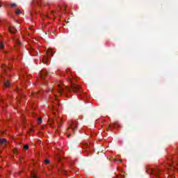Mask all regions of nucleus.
Here are the masks:
<instances>
[{
  "label": "nucleus",
  "mask_w": 178,
  "mask_h": 178,
  "mask_svg": "<svg viewBox=\"0 0 178 178\" xmlns=\"http://www.w3.org/2000/svg\"><path fill=\"white\" fill-rule=\"evenodd\" d=\"M89 145L88 143H85L83 145V148H88Z\"/></svg>",
  "instance_id": "obj_16"
},
{
  "label": "nucleus",
  "mask_w": 178,
  "mask_h": 178,
  "mask_svg": "<svg viewBox=\"0 0 178 178\" xmlns=\"http://www.w3.org/2000/svg\"><path fill=\"white\" fill-rule=\"evenodd\" d=\"M58 104H59V102H58V100H56L54 102V105H52L53 111H56V109H58Z\"/></svg>",
  "instance_id": "obj_8"
},
{
  "label": "nucleus",
  "mask_w": 178,
  "mask_h": 178,
  "mask_svg": "<svg viewBox=\"0 0 178 178\" xmlns=\"http://www.w3.org/2000/svg\"><path fill=\"white\" fill-rule=\"evenodd\" d=\"M118 125H119V124L115 123V124H114L113 127H114V128H116V127H117V126H118Z\"/></svg>",
  "instance_id": "obj_22"
},
{
  "label": "nucleus",
  "mask_w": 178,
  "mask_h": 178,
  "mask_svg": "<svg viewBox=\"0 0 178 178\" xmlns=\"http://www.w3.org/2000/svg\"><path fill=\"white\" fill-rule=\"evenodd\" d=\"M3 43L2 42H0V49H3Z\"/></svg>",
  "instance_id": "obj_17"
},
{
  "label": "nucleus",
  "mask_w": 178,
  "mask_h": 178,
  "mask_svg": "<svg viewBox=\"0 0 178 178\" xmlns=\"http://www.w3.org/2000/svg\"><path fill=\"white\" fill-rule=\"evenodd\" d=\"M7 141L6 139L3 138V139H0V144H6Z\"/></svg>",
  "instance_id": "obj_12"
},
{
  "label": "nucleus",
  "mask_w": 178,
  "mask_h": 178,
  "mask_svg": "<svg viewBox=\"0 0 178 178\" xmlns=\"http://www.w3.org/2000/svg\"><path fill=\"white\" fill-rule=\"evenodd\" d=\"M119 162H122V160H119Z\"/></svg>",
  "instance_id": "obj_28"
},
{
  "label": "nucleus",
  "mask_w": 178,
  "mask_h": 178,
  "mask_svg": "<svg viewBox=\"0 0 178 178\" xmlns=\"http://www.w3.org/2000/svg\"><path fill=\"white\" fill-rule=\"evenodd\" d=\"M29 54L31 56H37L38 55V51H35L33 47L29 49Z\"/></svg>",
  "instance_id": "obj_7"
},
{
  "label": "nucleus",
  "mask_w": 178,
  "mask_h": 178,
  "mask_svg": "<svg viewBox=\"0 0 178 178\" xmlns=\"http://www.w3.org/2000/svg\"><path fill=\"white\" fill-rule=\"evenodd\" d=\"M66 72H67V74H69V72H67V71H66Z\"/></svg>",
  "instance_id": "obj_26"
},
{
  "label": "nucleus",
  "mask_w": 178,
  "mask_h": 178,
  "mask_svg": "<svg viewBox=\"0 0 178 178\" xmlns=\"http://www.w3.org/2000/svg\"><path fill=\"white\" fill-rule=\"evenodd\" d=\"M80 97H81V98H82L81 94H80Z\"/></svg>",
  "instance_id": "obj_25"
},
{
  "label": "nucleus",
  "mask_w": 178,
  "mask_h": 178,
  "mask_svg": "<svg viewBox=\"0 0 178 178\" xmlns=\"http://www.w3.org/2000/svg\"><path fill=\"white\" fill-rule=\"evenodd\" d=\"M165 166L167 169L171 170V172H173V170H178V163H173V161H172V159L170 158H168L165 162Z\"/></svg>",
  "instance_id": "obj_3"
},
{
  "label": "nucleus",
  "mask_w": 178,
  "mask_h": 178,
  "mask_svg": "<svg viewBox=\"0 0 178 178\" xmlns=\"http://www.w3.org/2000/svg\"><path fill=\"white\" fill-rule=\"evenodd\" d=\"M41 123H42V120H41V118H38V124H41Z\"/></svg>",
  "instance_id": "obj_18"
},
{
  "label": "nucleus",
  "mask_w": 178,
  "mask_h": 178,
  "mask_svg": "<svg viewBox=\"0 0 178 178\" xmlns=\"http://www.w3.org/2000/svg\"><path fill=\"white\" fill-rule=\"evenodd\" d=\"M15 14L17 15H22V10H20V9H19V8H16Z\"/></svg>",
  "instance_id": "obj_11"
},
{
  "label": "nucleus",
  "mask_w": 178,
  "mask_h": 178,
  "mask_svg": "<svg viewBox=\"0 0 178 178\" xmlns=\"http://www.w3.org/2000/svg\"><path fill=\"white\" fill-rule=\"evenodd\" d=\"M15 42H16L17 45H18L19 47H20V45H22V43L20 42V40H19V39H15Z\"/></svg>",
  "instance_id": "obj_13"
},
{
  "label": "nucleus",
  "mask_w": 178,
  "mask_h": 178,
  "mask_svg": "<svg viewBox=\"0 0 178 178\" xmlns=\"http://www.w3.org/2000/svg\"><path fill=\"white\" fill-rule=\"evenodd\" d=\"M47 74H48V72L45 70H42L40 72V79H38V81H40V80H41L42 83H44L42 81L45 80V76H47Z\"/></svg>",
  "instance_id": "obj_6"
},
{
  "label": "nucleus",
  "mask_w": 178,
  "mask_h": 178,
  "mask_svg": "<svg viewBox=\"0 0 178 178\" xmlns=\"http://www.w3.org/2000/svg\"><path fill=\"white\" fill-rule=\"evenodd\" d=\"M44 163H46V164L48 165V163H49V160L46 159V160L44 161Z\"/></svg>",
  "instance_id": "obj_20"
},
{
  "label": "nucleus",
  "mask_w": 178,
  "mask_h": 178,
  "mask_svg": "<svg viewBox=\"0 0 178 178\" xmlns=\"http://www.w3.org/2000/svg\"><path fill=\"white\" fill-rule=\"evenodd\" d=\"M8 30H9L10 33H13V34H15V33H16V31H17V30L15 28V26H10L8 28Z\"/></svg>",
  "instance_id": "obj_9"
},
{
  "label": "nucleus",
  "mask_w": 178,
  "mask_h": 178,
  "mask_svg": "<svg viewBox=\"0 0 178 178\" xmlns=\"http://www.w3.org/2000/svg\"><path fill=\"white\" fill-rule=\"evenodd\" d=\"M46 17L48 18V17H49V15H46Z\"/></svg>",
  "instance_id": "obj_24"
},
{
  "label": "nucleus",
  "mask_w": 178,
  "mask_h": 178,
  "mask_svg": "<svg viewBox=\"0 0 178 178\" xmlns=\"http://www.w3.org/2000/svg\"><path fill=\"white\" fill-rule=\"evenodd\" d=\"M31 176L33 178H38V177L37 176V174H35V173H31Z\"/></svg>",
  "instance_id": "obj_15"
},
{
  "label": "nucleus",
  "mask_w": 178,
  "mask_h": 178,
  "mask_svg": "<svg viewBox=\"0 0 178 178\" xmlns=\"http://www.w3.org/2000/svg\"><path fill=\"white\" fill-rule=\"evenodd\" d=\"M57 123H59V121H57Z\"/></svg>",
  "instance_id": "obj_29"
},
{
  "label": "nucleus",
  "mask_w": 178,
  "mask_h": 178,
  "mask_svg": "<svg viewBox=\"0 0 178 178\" xmlns=\"http://www.w3.org/2000/svg\"><path fill=\"white\" fill-rule=\"evenodd\" d=\"M76 127H77V122L72 121L70 127L67 129V136L68 138L70 137V130L71 131H74Z\"/></svg>",
  "instance_id": "obj_4"
},
{
  "label": "nucleus",
  "mask_w": 178,
  "mask_h": 178,
  "mask_svg": "<svg viewBox=\"0 0 178 178\" xmlns=\"http://www.w3.org/2000/svg\"><path fill=\"white\" fill-rule=\"evenodd\" d=\"M24 149H29V145H25L24 146Z\"/></svg>",
  "instance_id": "obj_19"
},
{
  "label": "nucleus",
  "mask_w": 178,
  "mask_h": 178,
  "mask_svg": "<svg viewBox=\"0 0 178 178\" xmlns=\"http://www.w3.org/2000/svg\"><path fill=\"white\" fill-rule=\"evenodd\" d=\"M49 91L54 95L52 99L56 100V92H58V95H60L63 92H72V91L80 94L81 92V87L79 85H72L70 87H67L61 84H57Z\"/></svg>",
  "instance_id": "obj_1"
},
{
  "label": "nucleus",
  "mask_w": 178,
  "mask_h": 178,
  "mask_svg": "<svg viewBox=\"0 0 178 178\" xmlns=\"http://www.w3.org/2000/svg\"><path fill=\"white\" fill-rule=\"evenodd\" d=\"M147 173L149 175H153V176H154V178H163V177L165 176V175L163 174V171H162L161 169L159 168H156V169H150L149 170H147Z\"/></svg>",
  "instance_id": "obj_2"
},
{
  "label": "nucleus",
  "mask_w": 178,
  "mask_h": 178,
  "mask_svg": "<svg viewBox=\"0 0 178 178\" xmlns=\"http://www.w3.org/2000/svg\"><path fill=\"white\" fill-rule=\"evenodd\" d=\"M51 16H54V12L51 13Z\"/></svg>",
  "instance_id": "obj_23"
},
{
  "label": "nucleus",
  "mask_w": 178,
  "mask_h": 178,
  "mask_svg": "<svg viewBox=\"0 0 178 178\" xmlns=\"http://www.w3.org/2000/svg\"><path fill=\"white\" fill-rule=\"evenodd\" d=\"M48 56H54V53L52 52V49H49L47 51V56H43V58L42 59V63H47Z\"/></svg>",
  "instance_id": "obj_5"
},
{
  "label": "nucleus",
  "mask_w": 178,
  "mask_h": 178,
  "mask_svg": "<svg viewBox=\"0 0 178 178\" xmlns=\"http://www.w3.org/2000/svg\"><path fill=\"white\" fill-rule=\"evenodd\" d=\"M24 79H26V77H27V76H24Z\"/></svg>",
  "instance_id": "obj_27"
},
{
  "label": "nucleus",
  "mask_w": 178,
  "mask_h": 178,
  "mask_svg": "<svg viewBox=\"0 0 178 178\" xmlns=\"http://www.w3.org/2000/svg\"><path fill=\"white\" fill-rule=\"evenodd\" d=\"M10 84V83L9 82V81H6L4 83V87H8Z\"/></svg>",
  "instance_id": "obj_14"
},
{
  "label": "nucleus",
  "mask_w": 178,
  "mask_h": 178,
  "mask_svg": "<svg viewBox=\"0 0 178 178\" xmlns=\"http://www.w3.org/2000/svg\"><path fill=\"white\" fill-rule=\"evenodd\" d=\"M2 69L4 70V72H6V70H10V68L8 67V65L3 64L1 65Z\"/></svg>",
  "instance_id": "obj_10"
},
{
  "label": "nucleus",
  "mask_w": 178,
  "mask_h": 178,
  "mask_svg": "<svg viewBox=\"0 0 178 178\" xmlns=\"http://www.w3.org/2000/svg\"><path fill=\"white\" fill-rule=\"evenodd\" d=\"M15 6H16V3H12L11 4V8H15Z\"/></svg>",
  "instance_id": "obj_21"
}]
</instances>
